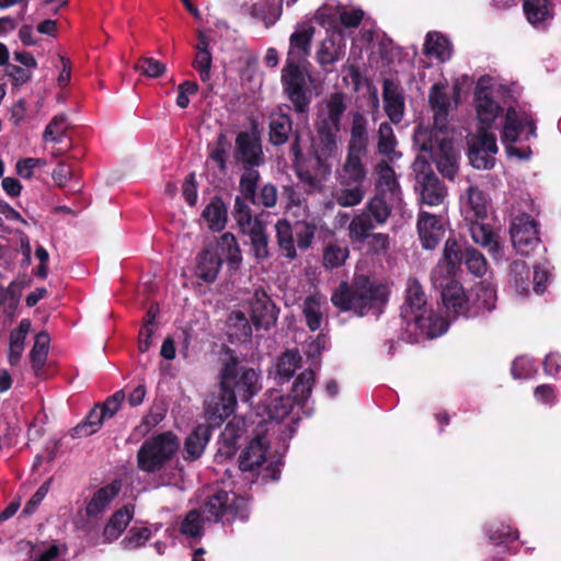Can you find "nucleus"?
Listing matches in <instances>:
<instances>
[{
    "label": "nucleus",
    "mask_w": 561,
    "mask_h": 561,
    "mask_svg": "<svg viewBox=\"0 0 561 561\" xmlns=\"http://www.w3.org/2000/svg\"><path fill=\"white\" fill-rule=\"evenodd\" d=\"M365 152L348 150L346 160L341 170L337 171V182L362 184L366 178V170L362 163Z\"/></svg>",
    "instance_id": "obj_25"
},
{
    "label": "nucleus",
    "mask_w": 561,
    "mask_h": 561,
    "mask_svg": "<svg viewBox=\"0 0 561 561\" xmlns=\"http://www.w3.org/2000/svg\"><path fill=\"white\" fill-rule=\"evenodd\" d=\"M232 216L244 233L254 228L255 225H262L259 219H253L248 201L240 196L234 199Z\"/></svg>",
    "instance_id": "obj_42"
},
{
    "label": "nucleus",
    "mask_w": 561,
    "mask_h": 561,
    "mask_svg": "<svg viewBox=\"0 0 561 561\" xmlns=\"http://www.w3.org/2000/svg\"><path fill=\"white\" fill-rule=\"evenodd\" d=\"M180 447L172 432H163L145 439L137 451V468L146 473H157L174 458Z\"/></svg>",
    "instance_id": "obj_8"
},
{
    "label": "nucleus",
    "mask_w": 561,
    "mask_h": 561,
    "mask_svg": "<svg viewBox=\"0 0 561 561\" xmlns=\"http://www.w3.org/2000/svg\"><path fill=\"white\" fill-rule=\"evenodd\" d=\"M49 342L50 339L47 332H39L35 336L34 345L30 352V360L35 375H38L46 364Z\"/></svg>",
    "instance_id": "obj_39"
},
{
    "label": "nucleus",
    "mask_w": 561,
    "mask_h": 561,
    "mask_svg": "<svg viewBox=\"0 0 561 561\" xmlns=\"http://www.w3.org/2000/svg\"><path fill=\"white\" fill-rule=\"evenodd\" d=\"M134 517V505L126 504L112 514L104 526L103 542L110 543L118 539Z\"/></svg>",
    "instance_id": "obj_26"
},
{
    "label": "nucleus",
    "mask_w": 561,
    "mask_h": 561,
    "mask_svg": "<svg viewBox=\"0 0 561 561\" xmlns=\"http://www.w3.org/2000/svg\"><path fill=\"white\" fill-rule=\"evenodd\" d=\"M523 11L528 23L536 28L546 27L553 18V5L550 0H524Z\"/></svg>",
    "instance_id": "obj_27"
},
{
    "label": "nucleus",
    "mask_w": 561,
    "mask_h": 561,
    "mask_svg": "<svg viewBox=\"0 0 561 561\" xmlns=\"http://www.w3.org/2000/svg\"><path fill=\"white\" fill-rule=\"evenodd\" d=\"M126 396L124 390H118L114 394L110 396L103 403H98L96 407L105 420L112 419L119 410Z\"/></svg>",
    "instance_id": "obj_55"
},
{
    "label": "nucleus",
    "mask_w": 561,
    "mask_h": 561,
    "mask_svg": "<svg viewBox=\"0 0 561 561\" xmlns=\"http://www.w3.org/2000/svg\"><path fill=\"white\" fill-rule=\"evenodd\" d=\"M198 91V84L195 81H183L178 85L176 105L186 108L190 104L188 95H194Z\"/></svg>",
    "instance_id": "obj_60"
},
{
    "label": "nucleus",
    "mask_w": 561,
    "mask_h": 561,
    "mask_svg": "<svg viewBox=\"0 0 561 561\" xmlns=\"http://www.w3.org/2000/svg\"><path fill=\"white\" fill-rule=\"evenodd\" d=\"M313 35L314 27L311 22L306 21L297 25L296 31L289 37L287 66L309 67L308 56Z\"/></svg>",
    "instance_id": "obj_17"
},
{
    "label": "nucleus",
    "mask_w": 561,
    "mask_h": 561,
    "mask_svg": "<svg viewBox=\"0 0 561 561\" xmlns=\"http://www.w3.org/2000/svg\"><path fill=\"white\" fill-rule=\"evenodd\" d=\"M512 374L515 378H530L535 374L533 360L525 356L516 358L512 365Z\"/></svg>",
    "instance_id": "obj_61"
},
{
    "label": "nucleus",
    "mask_w": 561,
    "mask_h": 561,
    "mask_svg": "<svg viewBox=\"0 0 561 561\" xmlns=\"http://www.w3.org/2000/svg\"><path fill=\"white\" fill-rule=\"evenodd\" d=\"M511 237L513 247L520 254H528L539 243L537 225L528 215H520L513 219Z\"/></svg>",
    "instance_id": "obj_19"
},
{
    "label": "nucleus",
    "mask_w": 561,
    "mask_h": 561,
    "mask_svg": "<svg viewBox=\"0 0 561 561\" xmlns=\"http://www.w3.org/2000/svg\"><path fill=\"white\" fill-rule=\"evenodd\" d=\"M511 272L514 277L515 286L520 294L528 290V271L525 262L515 261L511 265Z\"/></svg>",
    "instance_id": "obj_59"
},
{
    "label": "nucleus",
    "mask_w": 561,
    "mask_h": 561,
    "mask_svg": "<svg viewBox=\"0 0 561 561\" xmlns=\"http://www.w3.org/2000/svg\"><path fill=\"white\" fill-rule=\"evenodd\" d=\"M313 381L314 373L312 369H306L298 376L293 386L294 400L297 403H300L309 397L312 390Z\"/></svg>",
    "instance_id": "obj_52"
},
{
    "label": "nucleus",
    "mask_w": 561,
    "mask_h": 561,
    "mask_svg": "<svg viewBox=\"0 0 561 561\" xmlns=\"http://www.w3.org/2000/svg\"><path fill=\"white\" fill-rule=\"evenodd\" d=\"M207 520L230 524L236 519L248 520L250 515L249 500L234 492L218 490L208 496L203 505Z\"/></svg>",
    "instance_id": "obj_10"
},
{
    "label": "nucleus",
    "mask_w": 561,
    "mask_h": 561,
    "mask_svg": "<svg viewBox=\"0 0 561 561\" xmlns=\"http://www.w3.org/2000/svg\"><path fill=\"white\" fill-rule=\"evenodd\" d=\"M249 312L251 323L256 330H268L276 323V305L263 290H255L253 296L249 299Z\"/></svg>",
    "instance_id": "obj_20"
},
{
    "label": "nucleus",
    "mask_w": 561,
    "mask_h": 561,
    "mask_svg": "<svg viewBox=\"0 0 561 561\" xmlns=\"http://www.w3.org/2000/svg\"><path fill=\"white\" fill-rule=\"evenodd\" d=\"M430 103L434 111V131L420 126L414 134L415 145L422 151H430L436 161L439 172L454 179L458 165V151L446 130L449 98L445 93V85L436 83L430 92Z\"/></svg>",
    "instance_id": "obj_2"
},
{
    "label": "nucleus",
    "mask_w": 561,
    "mask_h": 561,
    "mask_svg": "<svg viewBox=\"0 0 561 561\" xmlns=\"http://www.w3.org/2000/svg\"><path fill=\"white\" fill-rule=\"evenodd\" d=\"M230 147L231 142L228 139L226 130H220L218 133L213 147L211 145H208V158L217 164L220 172H226L228 169L227 157Z\"/></svg>",
    "instance_id": "obj_41"
},
{
    "label": "nucleus",
    "mask_w": 561,
    "mask_h": 561,
    "mask_svg": "<svg viewBox=\"0 0 561 561\" xmlns=\"http://www.w3.org/2000/svg\"><path fill=\"white\" fill-rule=\"evenodd\" d=\"M59 552L57 545L39 547L34 551V561H59Z\"/></svg>",
    "instance_id": "obj_64"
},
{
    "label": "nucleus",
    "mask_w": 561,
    "mask_h": 561,
    "mask_svg": "<svg viewBox=\"0 0 561 561\" xmlns=\"http://www.w3.org/2000/svg\"><path fill=\"white\" fill-rule=\"evenodd\" d=\"M366 119L363 115L355 114L353 117L348 150L366 152Z\"/></svg>",
    "instance_id": "obj_45"
},
{
    "label": "nucleus",
    "mask_w": 561,
    "mask_h": 561,
    "mask_svg": "<svg viewBox=\"0 0 561 561\" xmlns=\"http://www.w3.org/2000/svg\"><path fill=\"white\" fill-rule=\"evenodd\" d=\"M462 247V259L468 270L476 276H482L486 272V261L476 249L467 247L463 242L456 240Z\"/></svg>",
    "instance_id": "obj_46"
},
{
    "label": "nucleus",
    "mask_w": 561,
    "mask_h": 561,
    "mask_svg": "<svg viewBox=\"0 0 561 561\" xmlns=\"http://www.w3.org/2000/svg\"><path fill=\"white\" fill-rule=\"evenodd\" d=\"M341 49L335 47L333 41H323L318 51V61L321 65L333 64L341 58Z\"/></svg>",
    "instance_id": "obj_58"
},
{
    "label": "nucleus",
    "mask_w": 561,
    "mask_h": 561,
    "mask_svg": "<svg viewBox=\"0 0 561 561\" xmlns=\"http://www.w3.org/2000/svg\"><path fill=\"white\" fill-rule=\"evenodd\" d=\"M247 233L250 236L251 252L255 259L262 260L268 256L267 236L263 225H255Z\"/></svg>",
    "instance_id": "obj_48"
},
{
    "label": "nucleus",
    "mask_w": 561,
    "mask_h": 561,
    "mask_svg": "<svg viewBox=\"0 0 561 561\" xmlns=\"http://www.w3.org/2000/svg\"><path fill=\"white\" fill-rule=\"evenodd\" d=\"M234 164L242 169L259 168L265 161L262 150L261 138L256 130H243L238 133L232 151Z\"/></svg>",
    "instance_id": "obj_15"
},
{
    "label": "nucleus",
    "mask_w": 561,
    "mask_h": 561,
    "mask_svg": "<svg viewBox=\"0 0 561 561\" xmlns=\"http://www.w3.org/2000/svg\"><path fill=\"white\" fill-rule=\"evenodd\" d=\"M104 421L106 420L103 417L100 408L95 404L84 420L71 430L70 435L72 438L88 437L96 433L103 425Z\"/></svg>",
    "instance_id": "obj_38"
},
{
    "label": "nucleus",
    "mask_w": 561,
    "mask_h": 561,
    "mask_svg": "<svg viewBox=\"0 0 561 561\" xmlns=\"http://www.w3.org/2000/svg\"><path fill=\"white\" fill-rule=\"evenodd\" d=\"M4 75L10 79L13 87H22L32 79V71L21 66L9 64L4 68Z\"/></svg>",
    "instance_id": "obj_56"
},
{
    "label": "nucleus",
    "mask_w": 561,
    "mask_h": 561,
    "mask_svg": "<svg viewBox=\"0 0 561 561\" xmlns=\"http://www.w3.org/2000/svg\"><path fill=\"white\" fill-rule=\"evenodd\" d=\"M462 259V247L454 238H449L444 248L443 259L432 273V282L442 290L444 306L455 314L468 310V299L462 286L454 279Z\"/></svg>",
    "instance_id": "obj_3"
},
{
    "label": "nucleus",
    "mask_w": 561,
    "mask_h": 561,
    "mask_svg": "<svg viewBox=\"0 0 561 561\" xmlns=\"http://www.w3.org/2000/svg\"><path fill=\"white\" fill-rule=\"evenodd\" d=\"M31 330V321L23 319L19 327L10 332L8 360L10 365H16L24 352L25 339Z\"/></svg>",
    "instance_id": "obj_33"
},
{
    "label": "nucleus",
    "mask_w": 561,
    "mask_h": 561,
    "mask_svg": "<svg viewBox=\"0 0 561 561\" xmlns=\"http://www.w3.org/2000/svg\"><path fill=\"white\" fill-rule=\"evenodd\" d=\"M268 450L270 443L265 436L253 438L240 454V470L249 472L255 471L266 461Z\"/></svg>",
    "instance_id": "obj_22"
},
{
    "label": "nucleus",
    "mask_w": 561,
    "mask_h": 561,
    "mask_svg": "<svg viewBox=\"0 0 561 561\" xmlns=\"http://www.w3.org/2000/svg\"><path fill=\"white\" fill-rule=\"evenodd\" d=\"M211 426L206 424H198L194 427L184 443L185 460L193 461L203 455L205 447L211 437Z\"/></svg>",
    "instance_id": "obj_28"
},
{
    "label": "nucleus",
    "mask_w": 561,
    "mask_h": 561,
    "mask_svg": "<svg viewBox=\"0 0 561 561\" xmlns=\"http://www.w3.org/2000/svg\"><path fill=\"white\" fill-rule=\"evenodd\" d=\"M378 151L390 159L397 156L394 150L397 140L392 127L388 123H381L378 129Z\"/></svg>",
    "instance_id": "obj_49"
},
{
    "label": "nucleus",
    "mask_w": 561,
    "mask_h": 561,
    "mask_svg": "<svg viewBox=\"0 0 561 561\" xmlns=\"http://www.w3.org/2000/svg\"><path fill=\"white\" fill-rule=\"evenodd\" d=\"M389 203L393 204L390 199H386V195L378 194L367 205V211L371 217H374L375 222L378 225H382L387 221L390 215V206Z\"/></svg>",
    "instance_id": "obj_50"
},
{
    "label": "nucleus",
    "mask_w": 561,
    "mask_h": 561,
    "mask_svg": "<svg viewBox=\"0 0 561 561\" xmlns=\"http://www.w3.org/2000/svg\"><path fill=\"white\" fill-rule=\"evenodd\" d=\"M417 231L423 247L434 249L444 236L445 227L442 218L422 211L419 215Z\"/></svg>",
    "instance_id": "obj_23"
},
{
    "label": "nucleus",
    "mask_w": 561,
    "mask_h": 561,
    "mask_svg": "<svg viewBox=\"0 0 561 561\" xmlns=\"http://www.w3.org/2000/svg\"><path fill=\"white\" fill-rule=\"evenodd\" d=\"M236 405L237 399L232 393H226V391L219 387L217 391L210 393L205 400L207 425L211 426V430L219 427L222 422L234 412Z\"/></svg>",
    "instance_id": "obj_18"
},
{
    "label": "nucleus",
    "mask_w": 561,
    "mask_h": 561,
    "mask_svg": "<svg viewBox=\"0 0 561 561\" xmlns=\"http://www.w3.org/2000/svg\"><path fill=\"white\" fill-rule=\"evenodd\" d=\"M401 317L408 325L413 324L422 335L430 339L444 334L448 328L445 319L427 310L423 288L414 278L408 280Z\"/></svg>",
    "instance_id": "obj_6"
},
{
    "label": "nucleus",
    "mask_w": 561,
    "mask_h": 561,
    "mask_svg": "<svg viewBox=\"0 0 561 561\" xmlns=\"http://www.w3.org/2000/svg\"><path fill=\"white\" fill-rule=\"evenodd\" d=\"M424 54L428 57H434L440 62L450 59L453 47L449 39L439 32H428L424 43Z\"/></svg>",
    "instance_id": "obj_31"
},
{
    "label": "nucleus",
    "mask_w": 561,
    "mask_h": 561,
    "mask_svg": "<svg viewBox=\"0 0 561 561\" xmlns=\"http://www.w3.org/2000/svg\"><path fill=\"white\" fill-rule=\"evenodd\" d=\"M226 260L230 268H238L242 256L234 236L226 232L217 247L205 248L197 257L196 276L205 283H214Z\"/></svg>",
    "instance_id": "obj_7"
},
{
    "label": "nucleus",
    "mask_w": 561,
    "mask_h": 561,
    "mask_svg": "<svg viewBox=\"0 0 561 561\" xmlns=\"http://www.w3.org/2000/svg\"><path fill=\"white\" fill-rule=\"evenodd\" d=\"M496 295L491 285L480 283L474 289L473 306L477 312H490L495 308Z\"/></svg>",
    "instance_id": "obj_43"
},
{
    "label": "nucleus",
    "mask_w": 561,
    "mask_h": 561,
    "mask_svg": "<svg viewBox=\"0 0 561 561\" xmlns=\"http://www.w3.org/2000/svg\"><path fill=\"white\" fill-rule=\"evenodd\" d=\"M490 207L489 197L477 186H469L461 199V211L470 225L472 240L495 255L500 250L499 236L488 225L482 224Z\"/></svg>",
    "instance_id": "obj_5"
},
{
    "label": "nucleus",
    "mask_w": 561,
    "mask_h": 561,
    "mask_svg": "<svg viewBox=\"0 0 561 561\" xmlns=\"http://www.w3.org/2000/svg\"><path fill=\"white\" fill-rule=\"evenodd\" d=\"M288 224L283 220V252L289 259H294L296 255L294 242L296 241L301 250L307 249L311 244V240L314 234V227L300 221L295 224L290 229V233L287 237Z\"/></svg>",
    "instance_id": "obj_21"
},
{
    "label": "nucleus",
    "mask_w": 561,
    "mask_h": 561,
    "mask_svg": "<svg viewBox=\"0 0 561 561\" xmlns=\"http://www.w3.org/2000/svg\"><path fill=\"white\" fill-rule=\"evenodd\" d=\"M497 150L496 138L490 131L478 130L468 139V158L474 169H492Z\"/></svg>",
    "instance_id": "obj_16"
},
{
    "label": "nucleus",
    "mask_w": 561,
    "mask_h": 561,
    "mask_svg": "<svg viewBox=\"0 0 561 561\" xmlns=\"http://www.w3.org/2000/svg\"><path fill=\"white\" fill-rule=\"evenodd\" d=\"M377 187L379 194L389 195L391 202L400 201V190L396 180L394 171L386 162L377 165Z\"/></svg>",
    "instance_id": "obj_34"
},
{
    "label": "nucleus",
    "mask_w": 561,
    "mask_h": 561,
    "mask_svg": "<svg viewBox=\"0 0 561 561\" xmlns=\"http://www.w3.org/2000/svg\"><path fill=\"white\" fill-rule=\"evenodd\" d=\"M525 127L529 128V136L534 137L536 135V127L527 113L513 107L508 108L505 115L502 141L506 145V152L510 157H517L518 159H528L530 157V149L520 151L512 145L518 139L519 134Z\"/></svg>",
    "instance_id": "obj_14"
},
{
    "label": "nucleus",
    "mask_w": 561,
    "mask_h": 561,
    "mask_svg": "<svg viewBox=\"0 0 561 561\" xmlns=\"http://www.w3.org/2000/svg\"><path fill=\"white\" fill-rule=\"evenodd\" d=\"M219 378V387L243 402H249L261 388L256 370L242 365L233 355L224 364Z\"/></svg>",
    "instance_id": "obj_9"
},
{
    "label": "nucleus",
    "mask_w": 561,
    "mask_h": 561,
    "mask_svg": "<svg viewBox=\"0 0 561 561\" xmlns=\"http://www.w3.org/2000/svg\"><path fill=\"white\" fill-rule=\"evenodd\" d=\"M213 57L210 51H197L192 66L198 71L199 78L203 82L210 79V69Z\"/></svg>",
    "instance_id": "obj_57"
},
{
    "label": "nucleus",
    "mask_w": 561,
    "mask_h": 561,
    "mask_svg": "<svg viewBox=\"0 0 561 561\" xmlns=\"http://www.w3.org/2000/svg\"><path fill=\"white\" fill-rule=\"evenodd\" d=\"M286 94L295 111L304 113L309 108L313 96V79L309 67L287 66Z\"/></svg>",
    "instance_id": "obj_11"
},
{
    "label": "nucleus",
    "mask_w": 561,
    "mask_h": 561,
    "mask_svg": "<svg viewBox=\"0 0 561 561\" xmlns=\"http://www.w3.org/2000/svg\"><path fill=\"white\" fill-rule=\"evenodd\" d=\"M346 108L347 96L342 92L331 94L319 105L316 119L318 135L316 145L318 171L316 175L304 170L298 159V146L296 144L293 146L297 175L311 186H318L331 173L332 163L329 162V159L339 151V133L341 130L342 116Z\"/></svg>",
    "instance_id": "obj_1"
},
{
    "label": "nucleus",
    "mask_w": 561,
    "mask_h": 561,
    "mask_svg": "<svg viewBox=\"0 0 561 561\" xmlns=\"http://www.w3.org/2000/svg\"><path fill=\"white\" fill-rule=\"evenodd\" d=\"M135 68L149 78H160L167 70V66L163 62L152 57L140 58Z\"/></svg>",
    "instance_id": "obj_54"
},
{
    "label": "nucleus",
    "mask_w": 561,
    "mask_h": 561,
    "mask_svg": "<svg viewBox=\"0 0 561 561\" xmlns=\"http://www.w3.org/2000/svg\"><path fill=\"white\" fill-rule=\"evenodd\" d=\"M365 196V190L362 184H344L337 182L332 191L333 199L342 207H353L358 205Z\"/></svg>",
    "instance_id": "obj_35"
},
{
    "label": "nucleus",
    "mask_w": 561,
    "mask_h": 561,
    "mask_svg": "<svg viewBox=\"0 0 561 561\" xmlns=\"http://www.w3.org/2000/svg\"><path fill=\"white\" fill-rule=\"evenodd\" d=\"M348 248L341 243H330L323 251V264L328 268L342 266L348 257Z\"/></svg>",
    "instance_id": "obj_47"
},
{
    "label": "nucleus",
    "mask_w": 561,
    "mask_h": 561,
    "mask_svg": "<svg viewBox=\"0 0 561 561\" xmlns=\"http://www.w3.org/2000/svg\"><path fill=\"white\" fill-rule=\"evenodd\" d=\"M383 103L390 121L400 123L404 115V98L401 90L389 80L383 83Z\"/></svg>",
    "instance_id": "obj_29"
},
{
    "label": "nucleus",
    "mask_w": 561,
    "mask_h": 561,
    "mask_svg": "<svg viewBox=\"0 0 561 561\" xmlns=\"http://www.w3.org/2000/svg\"><path fill=\"white\" fill-rule=\"evenodd\" d=\"M252 325L243 311H232L227 320V334L230 342L248 341L252 335Z\"/></svg>",
    "instance_id": "obj_32"
},
{
    "label": "nucleus",
    "mask_w": 561,
    "mask_h": 561,
    "mask_svg": "<svg viewBox=\"0 0 561 561\" xmlns=\"http://www.w3.org/2000/svg\"><path fill=\"white\" fill-rule=\"evenodd\" d=\"M152 536L147 527H131L126 537L121 541L124 550H134L142 547Z\"/></svg>",
    "instance_id": "obj_53"
},
{
    "label": "nucleus",
    "mask_w": 561,
    "mask_h": 561,
    "mask_svg": "<svg viewBox=\"0 0 561 561\" xmlns=\"http://www.w3.org/2000/svg\"><path fill=\"white\" fill-rule=\"evenodd\" d=\"M119 491L121 483L118 481H113L112 483L100 488L87 504V515L92 517L103 513L107 505L117 496Z\"/></svg>",
    "instance_id": "obj_30"
},
{
    "label": "nucleus",
    "mask_w": 561,
    "mask_h": 561,
    "mask_svg": "<svg viewBox=\"0 0 561 561\" xmlns=\"http://www.w3.org/2000/svg\"><path fill=\"white\" fill-rule=\"evenodd\" d=\"M374 227L369 214L362 211L351 220L348 225V237L353 243H363L370 236L369 231L373 230Z\"/></svg>",
    "instance_id": "obj_40"
},
{
    "label": "nucleus",
    "mask_w": 561,
    "mask_h": 561,
    "mask_svg": "<svg viewBox=\"0 0 561 561\" xmlns=\"http://www.w3.org/2000/svg\"><path fill=\"white\" fill-rule=\"evenodd\" d=\"M245 432L244 422L233 419L229 421L218 439V450L216 457L231 458L239 448V442Z\"/></svg>",
    "instance_id": "obj_24"
},
{
    "label": "nucleus",
    "mask_w": 561,
    "mask_h": 561,
    "mask_svg": "<svg viewBox=\"0 0 561 561\" xmlns=\"http://www.w3.org/2000/svg\"><path fill=\"white\" fill-rule=\"evenodd\" d=\"M49 483H50V481H46L36 490V492L33 494V496L24 505L22 515H25V516L32 515L36 511L37 506L42 503V501L47 495V492L49 489Z\"/></svg>",
    "instance_id": "obj_62"
},
{
    "label": "nucleus",
    "mask_w": 561,
    "mask_h": 561,
    "mask_svg": "<svg viewBox=\"0 0 561 561\" xmlns=\"http://www.w3.org/2000/svg\"><path fill=\"white\" fill-rule=\"evenodd\" d=\"M202 217L207 221L208 227L214 231H221L227 224V207L221 197L215 196L205 207Z\"/></svg>",
    "instance_id": "obj_36"
},
{
    "label": "nucleus",
    "mask_w": 561,
    "mask_h": 561,
    "mask_svg": "<svg viewBox=\"0 0 561 561\" xmlns=\"http://www.w3.org/2000/svg\"><path fill=\"white\" fill-rule=\"evenodd\" d=\"M386 300V288L365 276L357 277L352 286L342 283L331 297L336 308L342 311H354L358 316H364L370 310L378 312Z\"/></svg>",
    "instance_id": "obj_4"
},
{
    "label": "nucleus",
    "mask_w": 561,
    "mask_h": 561,
    "mask_svg": "<svg viewBox=\"0 0 561 561\" xmlns=\"http://www.w3.org/2000/svg\"><path fill=\"white\" fill-rule=\"evenodd\" d=\"M260 179V173L256 168H245L240 178L239 188L242 198L251 204H256V188Z\"/></svg>",
    "instance_id": "obj_44"
},
{
    "label": "nucleus",
    "mask_w": 561,
    "mask_h": 561,
    "mask_svg": "<svg viewBox=\"0 0 561 561\" xmlns=\"http://www.w3.org/2000/svg\"><path fill=\"white\" fill-rule=\"evenodd\" d=\"M325 307V299L319 295H312L305 300L304 316L311 331L321 327Z\"/></svg>",
    "instance_id": "obj_37"
},
{
    "label": "nucleus",
    "mask_w": 561,
    "mask_h": 561,
    "mask_svg": "<svg viewBox=\"0 0 561 561\" xmlns=\"http://www.w3.org/2000/svg\"><path fill=\"white\" fill-rule=\"evenodd\" d=\"M550 279V272L543 264L535 265L534 267V290L537 294H542Z\"/></svg>",
    "instance_id": "obj_63"
},
{
    "label": "nucleus",
    "mask_w": 561,
    "mask_h": 561,
    "mask_svg": "<svg viewBox=\"0 0 561 561\" xmlns=\"http://www.w3.org/2000/svg\"><path fill=\"white\" fill-rule=\"evenodd\" d=\"M181 533L186 537L201 538L204 534V520L198 510H191L181 523Z\"/></svg>",
    "instance_id": "obj_51"
},
{
    "label": "nucleus",
    "mask_w": 561,
    "mask_h": 561,
    "mask_svg": "<svg viewBox=\"0 0 561 561\" xmlns=\"http://www.w3.org/2000/svg\"><path fill=\"white\" fill-rule=\"evenodd\" d=\"M495 80L489 76L481 77L474 90V104L479 121L478 130H486L492 127L495 119L502 113V107L493 100Z\"/></svg>",
    "instance_id": "obj_13"
},
{
    "label": "nucleus",
    "mask_w": 561,
    "mask_h": 561,
    "mask_svg": "<svg viewBox=\"0 0 561 561\" xmlns=\"http://www.w3.org/2000/svg\"><path fill=\"white\" fill-rule=\"evenodd\" d=\"M427 159H432L436 164L430 151L421 150V153L413 163V168L416 172L417 190L420 191L421 201L430 206H436L444 202L447 191L431 170L426 171Z\"/></svg>",
    "instance_id": "obj_12"
}]
</instances>
